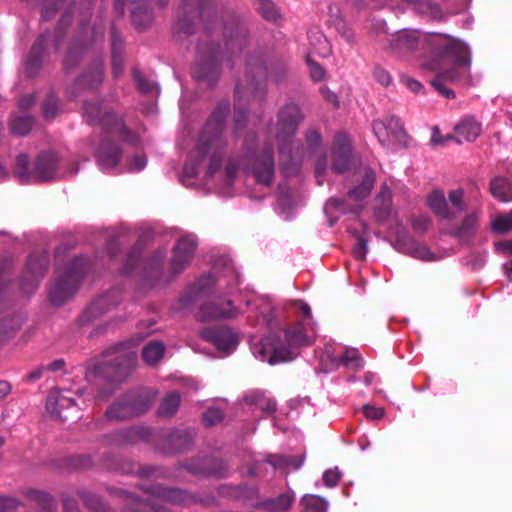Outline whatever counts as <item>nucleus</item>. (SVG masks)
Returning <instances> with one entry per match:
<instances>
[{
  "label": "nucleus",
  "mask_w": 512,
  "mask_h": 512,
  "mask_svg": "<svg viewBox=\"0 0 512 512\" xmlns=\"http://www.w3.org/2000/svg\"><path fill=\"white\" fill-rule=\"evenodd\" d=\"M145 165H146V158L143 156H136L132 160L131 169L139 171V170L143 169L145 167Z\"/></svg>",
  "instance_id": "55"
},
{
  "label": "nucleus",
  "mask_w": 512,
  "mask_h": 512,
  "mask_svg": "<svg viewBox=\"0 0 512 512\" xmlns=\"http://www.w3.org/2000/svg\"><path fill=\"white\" fill-rule=\"evenodd\" d=\"M44 266L35 259H29L27 263V273L31 279L24 278L21 287L26 292H32L37 288L40 277L44 275Z\"/></svg>",
  "instance_id": "24"
},
{
  "label": "nucleus",
  "mask_w": 512,
  "mask_h": 512,
  "mask_svg": "<svg viewBox=\"0 0 512 512\" xmlns=\"http://www.w3.org/2000/svg\"><path fill=\"white\" fill-rule=\"evenodd\" d=\"M373 76L376 81L383 86H389L392 81V77L389 72L381 67H376L374 69Z\"/></svg>",
  "instance_id": "48"
},
{
  "label": "nucleus",
  "mask_w": 512,
  "mask_h": 512,
  "mask_svg": "<svg viewBox=\"0 0 512 512\" xmlns=\"http://www.w3.org/2000/svg\"><path fill=\"white\" fill-rule=\"evenodd\" d=\"M351 156L350 141L344 134L335 137L332 149V170L335 173H343L349 165Z\"/></svg>",
  "instance_id": "15"
},
{
  "label": "nucleus",
  "mask_w": 512,
  "mask_h": 512,
  "mask_svg": "<svg viewBox=\"0 0 512 512\" xmlns=\"http://www.w3.org/2000/svg\"><path fill=\"white\" fill-rule=\"evenodd\" d=\"M307 63L310 69L311 77L315 81H320L325 76L324 69L316 62L312 61L309 57L307 59Z\"/></svg>",
  "instance_id": "50"
},
{
  "label": "nucleus",
  "mask_w": 512,
  "mask_h": 512,
  "mask_svg": "<svg viewBox=\"0 0 512 512\" xmlns=\"http://www.w3.org/2000/svg\"><path fill=\"white\" fill-rule=\"evenodd\" d=\"M491 228L494 232L505 234L512 231V210L505 215H499L492 221Z\"/></svg>",
  "instance_id": "35"
},
{
  "label": "nucleus",
  "mask_w": 512,
  "mask_h": 512,
  "mask_svg": "<svg viewBox=\"0 0 512 512\" xmlns=\"http://www.w3.org/2000/svg\"><path fill=\"white\" fill-rule=\"evenodd\" d=\"M454 139V135L442 136L437 126L432 128V136L430 144L432 146H445L450 140Z\"/></svg>",
  "instance_id": "46"
},
{
  "label": "nucleus",
  "mask_w": 512,
  "mask_h": 512,
  "mask_svg": "<svg viewBox=\"0 0 512 512\" xmlns=\"http://www.w3.org/2000/svg\"><path fill=\"white\" fill-rule=\"evenodd\" d=\"M245 401L254 405L257 409L264 413H271L276 409V402L266 397L262 392H253L245 397Z\"/></svg>",
  "instance_id": "27"
},
{
  "label": "nucleus",
  "mask_w": 512,
  "mask_h": 512,
  "mask_svg": "<svg viewBox=\"0 0 512 512\" xmlns=\"http://www.w3.org/2000/svg\"><path fill=\"white\" fill-rule=\"evenodd\" d=\"M63 505L65 512H79L75 502L71 499H65Z\"/></svg>",
  "instance_id": "64"
},
{
  "label": "nucleus",
  "mask_w": 512,
  "mask_h": 512,
  "mask_svg": "<svg viewBox=\"0 0 512 512\" xmlns=\"http://www.w3.org/2000/svg\"><path fill=\"white\" fill-rule=\"evenodd\" d=\"M444 37L445 34L422 33L415 29H403L391 35L383 48L392 56L406 60L417 52L434 53Z\"/></svg>",
  "instance_id": "3"
},
{
  "label": "nucleus",
  "mask_w": 512,
  "mask_h": 512,
  "mask_svg": "<svg viewBox=\"0 0 512 512\" xmlns=\"http://www.w3.org/2000/svg\"><path fill=\"white\" fill-rule=\"evenodd\" d=\"M194 154L200 156L201 158L204 156H209L210 163L208 166V173L213 175L219 169L223 159L224 144L222 139L219 135H214L208 139L202 137L192 156Z\"/></svg>",
  "instance_id": "10"
},
{
  "label": "nucleus",
  "mask_w": 512,
  "mask_h": 512,
  "mask_svg": "<svg viewBox=\"0 0 512 512\" xmlns=\"http://www.w3.org/2000/svg\"><path fill=\"white\" fill-rule=\"evenodd\" d=\"M223 419V414L220 409L218 408H209L207 411L203 414V422L206 426H213L219 422H221Z\"/></svg>",
  "instance_id": "43"
},
{
  "label": "nucleus",
  "mask_w": 512,
  "mask_h": 512,
  "mask_svg": "<svg viewBox=\"0 0 512 512\" xmlns=\"http://www.w3.org/2000/svg\"><path fill=\"white\" fill-rule=\"evenodd\" d=\"M480 216L481 211L479 209L468 212L457 229L456 235L463 240L472 236L479 227Z\"/></svg>",
  "instance_id": "23"
},
{
  "label": "nucleus",
  "mask_w": 512,
  "mask_h": 512,
  "mask_svg": "<svg viewBox=\"0 0 512 512\" xmlns=\"http://www.w3.org/2000/svg\"><path fill=\"white\" fill-rule=\"evenodd\" d=\"M133 76L136 82V86L141 92L151 93L154 91V83L146 79L144 75H142V73H140L139 71H134Z\"/></svg>",
  "instance_id": "42"
},
{
  "label": "nucleus",
  "mask_w": 512,
  "mask_h": 512,
  "mask_svg": "<svg viewBox=\"0 0 512 512\" xmlns=\"http://www.w3.org/2000/svg\"><path fill=\"white\" fill-rule=\"evenodd\" d=\"M375 182V174L371 170H367L364 174V178L362 183L350 190L348 195L351 199L359 201L366 198L374 185Z\"/></svg>",
  "instance_id": "26"
},
{
  "label": "nucleus",
  "mask_w": 512,
  "mask_h": 512,
  "mask_svg": "<svg viewBox=\"0 0 512 512\" xmlns=\"http://www.w3.org/2000/svg\"><path fill=\"white\" fill-rule=\"evenodd\" d=\"M372 128L375 136L383 146H402L406 143L407 134L400 119L395 116L375 120Z\"/></svg>",
  "instance_id": "8"
},
{
  "label": "nucleus",
  "mask_w": 512,
  "mask_h": 512,
  "mask_svg": "<svg viewBox=\"0 0 512 512\" xmlns=\"http://www.w3.org/2000/svg\"><path fill=\"white\" fill-rule=\"evenodd\" d=\"M490 193L501 202L512 201V183L504 177H495L490 182Z\"/></svg>",
  "instance_id": "22"
},
{
  "label": "nucleus",
  "mask_w": 512,
  "mask_h": 512,
  "mask_svg": "<svg viewBox=\"0 0 512 512\" xmlns=\"http://www.w3.org/2000/svg\"><path fill=\"white\" fill-rule=\"evenodd\" d=\"M301 120L302 114L297 105L289 104L283 107L279 112L276 137L281 140L294 134Z\"/></svg>",
  "instance_id": "12"
},
{
  "label": "nucleus",
  "mask_w": 512,
  "mask_h": 512,
  "mask_svg": "<svg viewBox=\"0 0 512 512\" xmlns=\"http://www.w3.org/2000/svg\"><path fill=\"white\" fill-rule=\"evenodd\" d=\"M154 493L164 501L174 504H184L189 499L184 491L175 488L156 487Z\"/></svg>",
  "instance_id": "28"
},
{
  "label": "nucleus",
  "mask_w": 512,
  "mask_h": 512,
  "mask_svg": "<svg viewBox=\"0 0 512 512\" xmlns=\"http://www.w3.org/2000/svg\"><path fill=\"white\" fill-rule=\"evenodd\" d=\"M20 323L13 319H3L0 321V346L9 341L19 329Z\"/></svg>",
  "instance_id": "34"
},
{
  "label": "nucleus",
  "mask_w": 512,
  "mask_h": 512,
  "mask_svg": "<svg viewBox=\"0 0 512 512\" xmlns=\"http://www.w3.org/2000/svg\"><path fill=\"white\" fill-rule=\"evenodd\" d=\"M294 305L298 308L301 315V321L307 326H314L310 307L303 301H295Z\"/></svg>",
  "instance_id": "44"
},
{
  "label": "nucleus",
  "mask_w": 512,
  "mask_h": 512,
  "mask_svg": "<svg viewBox=\"0 0 512 512\" xmlns=\"http://www.w3.org/2000/svg\"><path fill=\"white\" fill-rule=\"evenodd\" d=\"M367 253V243L363 238H359L357 246L353 249V254L358 259H363Z\"/></svg>",
  "instance_id": "53"
},
{
  "label": "nucleus",
  "mask_w": 512,
  "mask_h": 512,
  "mask_svg": "<svg viewBox=\"0 0 512 512\" xmlns=\"http://www.w3.org/2000/svg\"><path fill=\"white\" fill-rule=\"evenodd\" d=\"M180 395L177 392L169 393L161 402L158 413L163 417H170L176 413L180 405Z\"/></svg>",
  "instance_id": "31"
},
{
  "label": "nucleus",
  "mask_w": 512,
  "mask_h": 512,
  "mask_svg": "<svg viewBox=\"0 0 512 512\" xmlns=\"http://www.w3.org/2000/svg\"><path fill=\"white\" fill-rule=\"evenodd\" d=\"M309 41L312 48V53L321 57H328L331 54V45L321 32L311 31L309 33Z\"/></svg>",
  "instance_id": "25"
},
{
  "label": "nucleus",
  "mask_w": 512,
  "mask_h": 512,
  "mask_svg": "<svg viewBox=\"0 0 512 512\" xmlns=\"http://www.w3.org/2000/svg\"><path fill=\"white\" fill-rule=\"evenodd\" d=\"M86 272V262L77 258L65 269L59 270L57 279L49 289V299L53 305H62L75 294Z\"/></svg>",
  "instance_id": "4"
},
{
  "label": "nucleus",
  "mask_w": 512,
  "mask_h": 512,
  "mask_svg": "<svg viewBox=\"0 0 512 512\" xmlns=\"http://www.w3.org/2000/svg\"><path fill=\"white\" fill-rule=\"evenodd\" d=\"M404 82L408 89H410L411 91L416 92V93L421 91L423 88L422 84L419 81L412 79V78H406L404 80Z\"/></svg>",
  "instance_id": "54"
},
{
  "label": "nucleus",
  "mask_w": 512,
  "mask_h": 512,
  "mask_svg": "<svg viewBox=\"0 0 512 512\" xmlns=\"http://www.w3.org/2000/svg\"><path fill=\"white\" fill-rule=\"evenodd\" d=\"M57 112V101L54 97H49L44 103V115L47 118H53Z\"/></svg>",
  "instance_id": "52"
},
{
  "label": "nucleus",
  "mask_w": 512,
  "mask_h": 512,
  "mask_svg": "<svg viewBox=\"0 0 512 512\" xmlns=\"http://www.w3.org/2000/svg\"><path fill=\"white\" fill-rule=\"evenodd\" d=\"M121 159V151L113 144H103L97 153V161L104 171H109L117 166Z\"/></svg>",
  "instance_id": "20"
},
{
  "label": "nucleus",
  "mask_w": 512,
  "mask_h": 512,
  "mask_svg": "<svg viewBox=\"0 0 512 512\" xmlns=\"http://www.w3.org/2000/svg\"><path fill=\"white\" fill-rule=\"evenodd\" d=\"M12 387L9 382L1 380L0 381V402L6 398L7 395L10 394Z\"/></svg>",
  "instance_id": "56"
},
{
  "label": "nucleus",
  "mask_w": 512,
  "mask_h": 512,
  "mask_svg": "<svg viewBox=\"0 0 512 512\" xmlns=\"http://www.w3.org/2000/svg\"><path fill=\"white\" fill-rule=\"evenodd\" d=\"M114 292L109 293L105 296L97 298L91 306L88 308L87 313L93 317H98L103 314L104 306L108 305L109 300L113 297Z\"/></svg>",
  "instance_id": "40"
},
{
  "label": "nucleus",
  "mask_w": 512,
  "mask_h": 512,
  "mask_svg": "<svg viewBox=\"0 0 512 512\" xmlns=\"http://www.w3.org/2000/svg\"><path fill=\"white\" fill-rule=\"evenodd\" d=\"M65 366V362L63 359H57L51 363H49L46 368H47V371H52V372H55V371H58V370H61L63 369Z\"/></svg>",
  "instance_id": "58"
},
{
  "label": "nucleus",
  "mask_w": 512,
  "mask_h": 512,
  "mask_svg": "<svg viewBox=\"0 0 512 512\" xmlns=\"http://www.w3.org/2000/svg\"><path fill=\"white\" fill-rule=\"evenodd\" d=\"M363 413L368 419L376 420L384 416V409L370 405H365L363 407Z\"/></svg>",
  "instance_id": "51"
},
{
  "label": "nucleus",
  "mask_w": 512,
  "mask_h": 512,
  "mask_svg": "<svg viewBox=\"0 0 512 512\" xmlns=\"http://www.w3.org/2000/svg\"><path fill=\"white\" fill-rule=\"evenodd\" d=\"M202 338L211 342L219 351L226 354L234 351L238 344L236 335L226 327L205 329L202 332Z\"/></svg>",
  "instance_id": "13"
},
{
  "label": "nucleus",
  "mask_w": 512,
  "mask_h": 512,
  "mask_svg": "<svg viewBox=\"0 0 512 512\" xmlns=\"http://www.w3.org/2000/svg\"><path fill=\"white\" fill-rule=\"evenodd\" d=\"M326 170V156L324 155L321 159L318 160L315 167V172L317 177L321 176Z\"/></svg>",
  "instance_id": "62"
},
{
  "label": "nucleus",
  "mask_w": 512,
  "mask_h": 512,
  "mask_svg": "<svg viewBox=\"0 0 512 512\" xmlns=\"http://www.w3.org/2000/svg\"><path fill=\"white\" fill-rule=\"evenodd\" d=\"M238 315L239 310L233 306L230 300L218 299L206 303L200 308V317L203 320L235 318Z\"/></svg>",
  "instance_id": "14"
},
{
  "label": "nucleus",
  "mask_w": 512,
  "mask_h": 512,
  "mask_svg": "<svg viewBox=\"0 0 512 512\" xmlns=\"http://www.w3.org/2000/svg\"><path fill=\"white\" fill-rule=\"evenodd\" d=\"M434 54L437 58L427 64V68L435 72L431 85L444 97L453 99L455 93L446 87V83L457 85L472 83L469 48L460 40L445 35Z\"/></svg>",
  "instance_id": "1"
},
{
  "label": "nucleus",
  "mask_w": 512,
  "mask_h": 512,
  "mask_svg": "<svg viewBox=\"0 0 512 512\" xmlns=\"http://www.w3.org/2000/svg\"><path fill=\"white\" fill-rule=\"evenodd\" d=\"M293 501L294 497L287 493L271 499L269 502H267V506L272 511L280 512L290 508Z\"/></svg>",
  "instance_id": "36"
},
{
  "label": "nucleus",
  "mask_w": 512,
  "mask_h": 512,
  "mask_svg": "<svg viewBox=\"0 0 512 512\" xmlns=\"http://www.w3.org/2000/svg\"><path fill=\"white\" fill-rule=\"evenodd\" d=\"M32 123L30 117H16L11 122V130L17 135H26L30 131Z\"/></svg>",
  "instance_id": "39"
},
{
  "label": "nucleus",
  "mask_w": 512,
  "mask_h": 512,
  "mask_svg": "<svg viewBox=\"0 0 512 512\" xmlns=\"http://www.w3.org/2000/svg\"><path fill=\"white\" fill-rule=\"evenodd\" d=\"M454 140L457 143L472 142L476 140L481 132V123L471 116L462 118L454 128Z\"/></svg>",
  "instance_id": "17"
},
{
  "label": "nucleus",
  "mask_w": 512,
  "mask_h": 512,
  "mask_svg": "<svg viewBox=\"0 0 512 512\" xmlns=\"http://www.w3.org/2000/svg\"><path fill=\"white\" fill-rule=\"evenodd\" d=\"M153 397L147 391H132L125 394L120 400L107 410L111 419H128L146 412Z\"/></svg>",
  "instance_id": "6"
},
{
  "label": "nucleus",
  "mask_w": 512,
  "mask_h": 512,
  "mask_svg": "<svg viewBox=\"0 0 512 512\" xmlns=\"http://www.w3.org/2000/svg\"><path fill=\"white\" fill-rule=\"evenodd\" d=\"M28 497L33 500L39 508H41V512H55L56 503L49 494L38 490H32L28 492Z\"/></svg>",
  "instance_id": "30"
},
{
  "label": "nucleus",
  "mask_w": 512,
  "mask_h": 512,
  "mask_svg": "<svg viewBox=\"0 0 512 512\" xmlns=\"http://www.w3.org/2000/svg\"><path fill=\"white\" fill-rule=\"evenodd\" d=\"M341 478L338 468L328 469L323 473L322 479L327 487H335Z\"/></svg>",
  "instance_id": "45"
},
{
  "label": "nucleus",
  "mask_w": 512,
  "mask_h": 512,
  "mask_svg": "<svg viewBox=\"0 0 512 512\" xmlns=\"http://www.w3.org/2000/svg\"><path fill=\"white\" fill-rule=\"evenodd\" d=\"M46 370H47L46 366H39L29 373L28 379L31 381L38 380L39 378L42 377L43 372Z\"/></svg>",
  "instance_id": "57"
},
{
  "label": "nucleus",
  "mask_w": 512,
  "mask_h": 512,
  "mask_svg": "<svg viewBox=\"0 0 512 512\" xmlns=\"http://www.w3.org/2000/svg\"><path fill=\"white\" fill-rule=\"evenodd\" d=\"M164 351L165 347L162 342L153 341L143 348L142 357L147 364L153 365L163 357Z\"/></svg>",
  "instance_id": "29"
},
{
  "label": "nucleus",
  "mask_w": 512,
  "mask_h": 512,
  "mask_svg": "<svg viewBox=\"0 0 512 512\" xmlns=\"http://www.w3.org/2000/svg\"><path fill=\"white\" fill-rule=\"evenodd\" d=\"M63 505L65 512H79L75 502L71 499H65Z\"/></svg>",
  "instance_id": "63"
},
{
  "label": "nucleus",
  "mask_w": 512,
  "mask_h": 512,
  "mask_svg": "<svg viewBox=\"0 0 512 512\" xmlns=\"http://www.w3.org/2000/svg\"><path fill=\"white\" fill-rule=\"evenodd\" d=\"M301 504L306 510L311 512H326L328 508V502L326 499L318 495L303 496Z\"/></svg>",
  "instance_id": "33"
},
{
  "label": "nucleus",
  "mask_w": 512,
  "mask_h": 512,
  "mask_svg": "<svg viewBox=\"0 0 512 512\" xmlns=\"http://www.w3.org/2000/svg\"><path fill=\"white\" fill-rule=\"evenodd\" d=\"M253 174L257 182L264 185H270L274 176V160L272 152L267 151L264 155L256 159L253 165Z\"/></svg>",
  "instance_id": "18"
},
{
  "label": "nucleus",
  "mask_w": 512,
  "mask_h": 512,
  "mask_svg": "<svg viewBox=\"0 0 512 512\" xmlns=\"http://www.w3.org/2000/svg\"><path fill=\"white\" fill-rule=\"evenodd\" d=\"M35 102V98L33 95H26V96H23L20 101H19V105L21 108L23 109H27L29 108L31 105H33Z\"/></svg>",
  "instance_id": "61"
},
{
  "label": "nucleus",
  "mask_w": 512,
  "mask_h": 512,
  "mask_svg": "<svg viewBox=\"0 0 512 512\" xmlns=\"http://www.w3.org/2000/svg\"><path fill=\"white\" fill-rule=\"evenodd\" d=\"M464 192L462 189L451 190L448 193V201L450 203L449 207L455 213V217L464 210Z\"/></svg>",
  "instance_id": "37"
},
{
  "label": "nucleus",
  "mask_w": 512,
  "mask_h": 512,
  "mask_svg": "<svg viewBox=\"0 0 512 512\" xmlns=\"http://www.w3.org/2000/svg\"><path fill=\"white\" fill-rule=\"evenodd\" d=\"M197 248V240L193 235L181 237L173 248L170 268L173 274L181 273L189 264Z\"/></svg>",
  "instance_id": "9"
},
{
  "label": "nucleus",
  "mask_w": 512,
  "mask_h": 512,
  "mask_svg": "<svg viewBox=\"0 0 512 512\" xmlns=\"http://www.w3.org/2000/svg\"><path fill=\"white\" fill-rule=\"evenodd\" d=\"M103 79V71L101 65H97L90 72L83 75L80 79L77 80L76 85L79 87H85L88 89H93L97 87Z\"/></svg>",
  "instance_id": "32"
},
{
  "label": "nucleus",
  "mask_w": 512,
  "mask_h": 512,
  "mask_svg": "<svg viewBox=\"0 0 512 512\" xmlns=\"http://www.w3.org/2000/svg\"><path fill=\"white\" fill-rule=\"evenodd\" d=\"M340 33L342 37L349 43H352L355 39L354 32L345 25H343L342 30H340Z\"/></svg>",
  "instance_id": "60"
},
{
  "label": "nucleus",
  "mask_w": 512,
  "mask_h": 512,
  "mask_svg": "<svg viewBox=\"0 0 512 512\" xmlns=\"http://www.w3.org/2000/svg\"><path fill=\"white\" fill-rule=\"evenodd\" d=\"M259 10L268 20H276L280 14L271 0H260Z\"/></svg>",
  "instance_id": "41"
},
{
  "label": "nucleus",
  "mask_w": 512,
  "mask_h": 512,
  "mask_svg": "<svg viewBox=\"0 0 512 512\" xmlns=\"http://www.w3.org/2000/svg\"><path fill=\"white\" fill-rule=\"evenodd\" d=\"M132 5L131 17L133 25L139 30L146 29L153 20L151 12L146 7V1L140 3L137 0H132Z\"/></svg>",
  "instance_id": "21"
},
{
  "label": "nucleus",
  "mask_w": 512,
  "mask_h": 512,
  "mask_svg": "<svg viewBox=\"0 0 512 512\" xmlns=\"http://www.w3.org/2000/svg\"><path fill=\"white\" fill-rule=\"evenodd\" d=\"M84 115L90 123H99L103 128L119 134L124 141L136 144V136L125 127L122 118L114 112H103L99 103H85Z\"/></svg>",
  "instance_id": "7"
},
{
  "label": "nucleus",
  "mask_w": 512,
  "mask_h": 512,
  "mask_svg": "<svg viewBox=\"0 0 512 512\" xmlns=\"http://www.w3.org/2000/svg\"><path fill=\"white\" fill-rule=\"evenodd\" d=\"M427 205L440 218H455V213L450 209L444 193L440 190H434L428 195Z\"/></svg>",
  "instance_id": "19"
},
{
  "label": "nucleus",
  "mask_w": 512,
  "mask_h": 512,
  "mask_svg": "<svg viewBox=\"0 0 512 512\" xmlns=\"http://www.w3.org/2000/svg\"><path fill=\"white\" fill-rule=\"evenodd\" d=\"M57 162L58 158L55 153H43L39 155L35 168L30 171L27 155L20 154L16 158L13 173L21 183L44 182L53 178Z\"/></svg>",
  "instance_id": "5"
},
{
  "label": "nucleus",
  "mask_w": 512,
  "mask_h": 512,
  "mask_svg": "<svg viewBox=\"0 0 512 512\" xmlns=\"http://www.w3.org/2000/svg\"><path fill=\"white\" fill-rule=\"evenodd\" d=\"M410 253L415 258L425 261H434L437 259L428 247L414 241L410 244Z\"/></svg>",
  "instance_id": "38"
},
{
  "label": "nucleus",
  "mask_w": 512,
  "mask_h": 512,
  "mask_svg": "<svg viewBox=\"0 0 512 512\" xmlns=\"http://www.w3.org/2000/svg\"><path fill=\"white\" fill-rule=\"evenodd\" d=\"M280 336L270 335L254 345V356L270 364L291 361L298 355V349L310 345L315 338L314 326L297 322L287 327Z\"/></svg>",
  "instance_id": "2"
},
{
  "label": "nucleus",
  "mask_w": 512,
  "mask_h": 512,
  "mask_svg": "<svg viewBox=\"0 0 512 512\" xmlns=\"http://www.w3.org/2000/svg\"><path fill=\"white\" fill-rule=\"evenodd\" d=\"M18 506L19 502L17 499L0 496V512H16Z\"/></svg>",
  "instance_id": "47"
},
{
  "label": "nucleus",
  "mask_w": 512,
  "mask_h": 512,
  "mask_svg": "<svg viewBox=\"0 0 512 512\" xmlns=\"http://www.w3.org/2000/svg\"><path fill=\"white\" fill-rule=\"evenodd\" d=\"M323 354L330 359L332 366L342 364L349 368L360 369L364 364L358 350L354 348H344L341 346L333 348L331 345H328L325 347Z\"/></svg>",
  "instance_id": "11"
},
{
  "label": "nucleus",
  "mask_w": 512,
  "mask_h": 512,
  "mask_svg": "<svg viewBox=\"0 0 512 512\" xmlns=\"http://www.w3.org/2000/svg\"><path fill=\"white\" fill-rule=\"evenodd\" d=\"M307 141L309 142L310 146H317L321 142V136L316 131H311L307 134Z\"/></svg>",
  "instance_id": "59"
},
{
  "label": "nucleus",
  "mask_w": 512,
  "mask_h": 512,
  "mask_svg": "<svg viewBox=\"0 0 512 512\" xmlns=\"http://www.w3.org/2000/svg\"><path fill=\"white\" fill-rule=\"evenodd\" d=\"M257 74L260 79L265 78V79H271L274 81L279 80V76L276 72V67L273 64L259 68V70L257 71Z\"/></svg>",
  "instance_id": "49"
},
{
  "label": "nucleus",
  "mask_w": 512,
  "mask_h": 512,
  "mask_svg": "<svg viewBox=\"0 0 512 512\" xmlns=\"http://www.w3.org/2000/svg\"><path fill=\"white\" fill-rule=\"evenodd\" d=\"M75 401L68 397L65 392L59 390L51 391L46 399V409L55 418L67 420L68 415L63 414L64 409L73 408Z\"/></svg>",
  "instance_id": "16"
}]
</instances>
